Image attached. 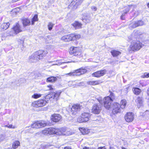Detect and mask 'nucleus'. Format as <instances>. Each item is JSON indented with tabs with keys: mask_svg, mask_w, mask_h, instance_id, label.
I'll use <instances>...</instances> for the list:
<instances>
[{
	"mask_svg": "<svg viewBox=\"0 0 149 149\" xmlns=\"http://www.w3.org/2000/svg\"><path fill=\"white\" fill-rule=\"evenodd\" d=\"M61 92L60 91H56L54 92H51L49 94L47 95L45 97L46 100H39L38 101L34 102L32 103L33 106L35 107H42L45 106L47 103L48 99L50 100H54L56 101L58 99Z\"/></svg>",
	"mask_w": 149,
	"mask_h": 149,
	"instance_id": "nucleus-1",
	"label": "nucleus"
},
{
	"mask_svg": "<svg viewBox=\"0 0 149 149\" xmlns=\"http://www.w3.org/2000/svg\"><path fill=\"white\" fill-rule=\"evenodd\" d=\"M147 37L146 34L139 30L134 31L131 35L128 37V41L131 40H134L135 39H140L143 41H146V38Z\"/></svg>",
	"mask_w": 149,
	"mask_h": 149,
	"instance_id": "nucleus-2",
	"label": "nucleus"
},
{
	"mask_svg": "<svg viewBox=\"0 0 149 149\" xmlns=\"http://www.w3.org/2000/svg\"><path fill=\"white\" fill-rule=\"evenodd\" d=\"M143 46V45L139 41L134 40L131 42L130 45V48L132 51H138Z\"/></svg>",
	"mask_w": 149,
	"mask_h": 149,
	"instance_id": "nucleus-3",
	"label": "nucleus"
},
{
	"mask_svg": "<svg viewBox=\"0 0 149 149\" xmlns=\"http://www.w3.org/2000/svg\"><path fill=\"white\" fill-rule=\"evenodd\" d=\"M81 37L79 35H76L74 34H72L70 35H65L62 37L61 39L65 42L69 41L72 40H75L79 39Z\"/></svg>",
	"mask_w": 149,
	"mask_h": 149,
	"instance_id": "nucleus-4",
	"label": "nucleus"
},
{
	"mask_svg": "<svg viewBox=\"0 0 149 149\" xmlns=\"http://www.w3.org/2000/svg\"><path fill=\"white\" fill-rule=\"evenodd\" d=\"M91 114L88 113L84 112L77 119V121L79 123L86 122L91 118Z\"/></svg>",
	"mask_w": 149,
	"mask_h": 149,
	"instance_id": "nucleus-5",
	"label": "nucleus"
},
{
	"mask_svg": "<svg viewBox=\"0 0 149 149\" xmlns=\"http://www.w3.org/2000/svg\"><path fill=\"white\" fill-rule=\"evenodd\" d=\"M87 71L86 69L81 68L79 69L74 70L73 72H70L66 74L68 75L71 76H79L83 74Z\"/></svg>",
	"mask_w": 149,
	"mask_h": 149,
	"instance_id": "nucleus-6",
	"label": "nucleus"
},
{
	"mask_svg": "<svg viewBox=\"0 0 149 149\" xmlns=\"http://www.w3.org/2000/svg\"><path fill=\"white\" fill-rule=\"evenodd\" d=\"M48 124L46 121L42 120L36 122L32 124L31 126L33 128H40L45 127Z\"/></svg>",
	"mask_w": 149,
	"mask_h": 149,
	"instance_id": "nucleus-7",
	"label": "nucleus"
},
{
	"mask_svg": "<svg viewBox=\"0 0 149 149\" xmlns=\"http://www.w3.org/2000/svg\"><path fill=\"white\" fill-rule=\"evenodd\" d=\"M111 109H112V112L113 114L120 113L122 109L120 104L117 102H114L112 104Z\"/></svg>",
	"mask_w": 149,
	"mask_h": 149,
	"instance_id": "nucleus-8",
	"label": "nucleus"
},
{
	"mask_svg": "<svg viewBox=\"0 0 149 149\" xmlns=\"http://www.w3.org/2000/svg\"><path fill=\"white\" fill-rule=\"evenodd\" d=\"M103 103L104 107L108 110L111 109L112 105V104L113 100L111 99L109 96H107L103 99Z\"/></svg>",
	"mask_w": 149,
	"mask_h": 149,
	"instance_id": "nucleus-9",
	"label": "nucleus"
},
{
	"mask_svg": "<svg viewBox=\"0 0 149 149\" xmlns=\"http://www.w3.org/2000/svg\"><path fill=\"white\" fill-rule=\"evenodd\" d=\"M82 107V106L79 104H74L71 109V113L72 115H76L77 112L80 111Z\"/></svg>",
	"mask_w": 149,
	"mask_h": 149,
	"instance_id": "nucleus-10",
	"label": "nucleus"
},
{
	"mask_svg": "<svg viewBox=\"0 0 149 149\" xmlns=\"http://www.w3.org/2000/svg\"><path fill=\"white\" fill-rule=\"evenodd\" d=\"M102 110V105L100 103L95 104L93 106L92 112L94 114H99Z\"/></svg>",
	"mask_w": 149,
	"mask_h": 149,
	"instance_id": "nucleus-11",
	"label": "nucleus"
},
{
	"mask_svg": "<svg viewBox=\"0 0 149 149\" xmlns=\"http://www.w3.org/2000/svg\"><path fill=\"white\" fill-rule=\"evenodd\" d=\"M57 132V130L52 127L46 129L42 131V133L46 135L56 134Z\"/></svg>",
	"mask_w": 149,
	"mask_h": 149,
	"instance_id": "nucleus-12",
	"label": "nucleus"
},
{
	"mask_svg": "<svg viewBox=\"0 0 149 149\" xmlns=\"http://www.w3.org/2000/svg\"><path fill=\"white\" fill-rule=\"evenodd\" d=\"M146 24L142 20H139L135 21L130 24L129 25L130 27L132 28H135L136 27L145 25Z\"/></svg>",
	"mask_w": 149,
	"mask_h": 149,
	"instance_id": "nucleus-13",
	"label": "nucleus"
},
{
	"mask_svg": "<svg viewBox=\"0 0 149 149\" xmlns=\"http://www.w3.org/2000/svg\"><path fill=\"white\" fill-rule=\"evenodd\" d=\"M80 50L79 47H71L70 49L69 53L71 55L74 56L80 54Z\"/></svg>",
	"mask_w": 149,
	"mask_h": 149,
	"instance_id": "nucleus-14",
	"label": "nucleus"
},
{
	"mask_svg": "<svg viewBox=\"0 0 149 149\" xmlns=\"http://www.w3.org/2000/svg\"><path fill=\"white\" fill-rule=\"evenodd\" d=\"M134 118V114L132 112H128L125 115V119L127 122H132Z\"/></svg>",
	"mask_w": 149,
	"mask_h": 149,
	"instance_id": "nucleus-15",
	"label": "nucleus"
},
{
	"mask_svg": "<svg viewBox=\"0 0 149 149\" xmlns=\"http://www.w3.org/2000/svg\"><path fill=\"white\" fill-rule=\"evenodd\" d=\"M35 52L37 55V56L39 60L42 58L47 54V52L46 50H40Z\"/></svg>",
	"mask_w": 149,
	"mask_h": 149,
	"instance_id": "nucleus-16",
	"label": "nucleus"
},
{
	"mask_svg": "<svg viewBox=\"0 0 149 149\" xmlns=\"http://www.w3.org/2000/svg\"><path fill=\"white\" fill-rule=\"evenodd\" d=\"M107 72V70H101L93 73L92 75L95 77H99L105 74Z\"/></svg>",
	"mask_w": 149,
	"mask_h": 149,
	"instance_id": "nucleus-17",
	"label": "nucleus"
},
{
	"mask_svg": "<svg viewBox=\"0 0 149 149\" xmlns=\"http://www.w3.org/2000/svg\"><path fill=\"white\" fill-rule=\"evenodd\" d=\"M39 60V59L37 56V55L36 53L35 52L29 57V61L30 62H36Z\"/></svg>",
	"mask_w": 149,
	"mask_h": 149,
	"instance_id": "nucleus-18",
	"label": "nucleus"
},
{
	"mask_svg": "<svg viewBox=\"0 0 149 149\" xmlns=\"http://www.w3.org/2000/svg\"><path fill=\"white\" fill-rule=\"evenodd\" d=\"M61 118V115L58 114H54L52 115L51 117L52 121L54 122H58Z\"/></svg>",
	"mask_w": 149,
	"mask_h": 149,
	"instance_id": "nucleus-19",
	"label": "nucleus"
},
{
	"mask_svg": "<svg viewBox=\"0 0 149 149\" xmlns=\"http://www.w3.org/2000/svg\"><path fill=\"white\" fill-rule=\"evenodd\" d=\"M13 29L15 33L16 34L22 31L20 26L18 23H17L13 27Z\"/></svg>",
	"mask_w": 149,
	"mask_h": 149,
	"instance_id": "nucleus-20",
	"label": "nucleus"
},
{
	"mask_svg": "<svg viewBox=\"0 0 149 149\" xmlns=\"http://www.w3.org/2000/svg\"><path fill=\"white\" fill-rule=\"evenodd\" d=\"M82 20L84 22L86 23H88L92 20V19L89 15H87L83 17Z\"/></svg>",
	"mask_w": 149,
	"mask_h": 149,
	"instance_id": "nucleus-21",
	"label": "nucleus"
},
{
	"mask_svg": "<svg viewBox=\"0 0 149 149\" xmlns=\"http://www.w3.org/2000/svg\"><path fill=\"white\" fill-rule=\"evenodd\" d=\"M22 21L24 27L30 24V21L28 19L24 18L22 19Z\"/></svg>",
	"mask_w": 149,
	"mask_h": 149,
	"instance_id": "nucleus-22",
	"label": "nucleus"
},
{
	"mask_svg": "<svg viewBox=\"0 0 149 149\" xmlns=\"http://www.w3.org/2000/svg\"><path fill=\"white\" fill-rule=\"evenodd\" d=\"M72 25L75 29H77L81 28L82 24L78 22L75 21Z\"/></svg>",
	"mask_w": 149,
	"mask_h": 149,
	"instance_id": "nucleus-23",
	"label": "nucleus"
},
{
	"mask_svg": "<svg viewBox=\"0 0 149 149\" xmlns=\"http://www.w3.org/2000/svg\"><path fill=\"white\" fill-rule=\"evenodd\" d=\"M87 84L90 85H95L99 84L100 83V81H87Z\"/></svg>",
	"mask_w": 149,
	"mask_h": 149,
	"instance_id": "nucleus-24",
	"label": "nucleus"
},
{
	"mask_svg": "<svg viewBox=\"0 0 149 149\" xmlns=\"http://www.w3.org/2000/svg\"><path fill=\"white\" fill-rule=\"evenodd\" d=\"M132 91L136 95H139L141 92V90L138 88L135 87L132 89Z\"/></svg>",
	"mask_w": 149,
	"mask_h": 149,
	"instance_id": "nucleus-25",
	"label": "nucleus"
},
{
	"mask_svg": "<svg viewBox=\"0 0 149 149\" xmlns=\"http://www.w3.org/2000/svg\"><path fill=\"white\" fill-rule=\"evenodd\" d=\"M68 1L69 3H70V5L71 6L76 4L77 5L79 3H81L82 2V0H81L80 1L78 0L77 2H76V3H75V2H76L77 1V0H68Z\"/></svg>",
	"mask_w": 149,
	"mask_h": 149,
	"instance_id": "nucleus-26",
	"label": "nucleus"
},
{
	"mask_svg": "<svg viewBox=\"0 0 149 149\" xmlns=\"http://www.w3.org/2000/svg\"><path fill=\"white\" fill-rule=\"evenodd\" d=\"M10 23L8 22L7 23H4L1 25V28L3 30H6L7 29L9 26Z\"/></svg>",
	"mask_w": 149,
	"mask_h": 149,
	"instance_id": "nucleus-27",
	"label": "nucleus"
},
{
	"mask_svg": "<svg viewBox=\"0 0 149 149\" xmlns=\"http://www.w3.org/2000/svg\"><path fill=\"white\" fill-rule=\"evenodd\" d=\"M57 80V78L56 77L53 76L48 77L47 79V81L49 82H54Z\"/></svg>",
	"mask_w": 149,
	"mask_h": 149,
	"instance_id": "nucleus-28",
	"label": "nucleus"
},
{
	"mask_svg": "<svg viewBox=\"0 0 149 149\" xmlns=\"http://www.w3.org/2000/svg\"><path fill=\"white\" fill-rule=\"evenodd\" d=\"M111 54L113 56H116L121 54V52L118 51L113 50L111 52Z\"/></svg>",
	"mask_w": 149,
	"mask_h": 149,
	"instance_id": "nucleus-29",
	"label": "nucleus"
},
{
	"mask_svg": "<svg viewBox=\"0 0 149 149\" xmlns=\"http://www.w3.org/2000/svg\"><path fill=\"white\" fill-rule=\"evenodd\" d=\"M136 102L137 104H139L140 105H141L143 103V98L142 97H138L137 99L136 100Z\"/></svg>",
	"mask_w": 149,
	"mask_h": 149,
	"instance_id": "nucleus-30",
	"label": "nucleus"
},
{
	"mask_svg": "<svg viewBox=\"0 0 149 149\" xmlns=\"http://www.w3.org/2000/svg\"><path fill=\"white\" fill-rule=\"evenodd\" d=\"M20 145V142L19 141H14L12 145L13 148L14 149L16 148Z\"/></svg>",
	"mask_w": 149,
	"mask_h": 149,
	"instance_id": "nucleus-31",
	"label": "nucleus"
},
{
	"mask_svg": "<svg viewBox=\"0 0 149 149\" xmlns=\"http://www.w3.org/2000/svg\"><path fill=\"white\" fill-rule=\"evenodd\" d=\"M127 102L126 100L125 99L122 100L120 102V106L121 108L123 109L125 108L126 106Z\"/></svg>",
	"mask_w": 149,
	"mask_h": 149,
	"instance_id": "nucleus-32",
	"label": "nucleus"
},
{
	"mask_svg": "<svg viewBox=\"0 0 149 149\" xmlns=\"http://www.w3.org/2000/svg\"><path fill=\"white\" fill-rule=\"evenodd\" d=\"M134 6L133 5H129L127 7V8H126L123 11V13L125 14V15L128 12L130 9V8H131L132 7H134Z\"/></svg>",
	"mask_w": 149,
	"mask_h": 149,
	"instance_id": "nucleus-33",
	"label": "nucleus"
},
{
	"mask_svg": "<svg viewBox=\"0 0 149 149\" xmlns=\"http://www.w3.org/2000/svg\"><path fill=\"white\" fill-rule=\"evenodd\" d=\"M38 16L36 15H34L33 18L31 20V24L32 25H34V22L38 20Z\"/></svg>",
	"mask_w": 149,
	"mask_h": 149,
	"instance_id": "nucleus-34",
	"label": "nucleus"
},
{
	"mask_svg": "<svg viewBox=\"0 0 149 149\" xmlns=\"http://www.w3.org/2000/svg\"><path fill=\"white\" fill-rule=\"evenodd\" d=\"M19 44L20 45L22 46V47L21 48V49L22 50H23L24 49V47L23 46V43L24 41L23 40L19 39L18 40Z\"/></svg>",
	"mask_w": 149,
	"mask_h": 149,
	"instance_id": "nucleus-35",
	"label": "nucleus"
},
{
	"mask_svg": "<svg viewBox=\"0 0 149 149\" xmlns=\"http://www.w3.org/2000/svg\"><path fill=\"white\" fill-rule=\"evenodd\" d=\"M42 95L39 93H34L32 95V97L34 99H37L41 97Z\"/></svg>",
	"mask_w": 149,
	"mask_h": 149,
	"instance_id": "nucleus-36",
	"label": "nucleus"
},
{
	"mask_svg": "<svg viewBox=\"0 0 149 149\" xmlns=\"http://www.w3.org/2000/svg\"><path fill=\"white\" fill-rule=\"evenodd\" d=\"M109 92L110 93V96H109L110 97L111 99L113 100L115 98V95L114 94L113 92L110 91H109Z\"/></svg>",
	"mask_w": 149,
	"mask_h": 149,
	"instance_id": "nucleus-37",
	"label": "nucleus"
},
{
	"mask_svg": "<svg viewBox=\"0 0 149 149\" xmlns=\"http://www.w3.org/2000/svg\"><path fill=\"white\" fill-rule=\"evenodd\" d=\"M54 24L51 22H49L48 25V29L50 31L51 30L54 26Z\"/></svg>",
	"mask_w": 149,
	"mask_h": 149,
	"instance_id": "nucleus-38",
	"label": "nucleus"
},
{
	"mask_svg": "<svg viewBox=\"0 0 149 149\" xmlns=\"http://www.w3.org/2000/svg\"><path fill=\"white\" fill-rule=\"evenodd\" d=\"M61 132V134L64 135H66V130L65 128H63L61 129L60 130Z\"/></svg>",
	"mask_w": 149,
	"mask_h": 149,
	"instance_id": "nucleus-39",
	"label": "nucleus"
},
{
	"mask_svg": "<svg viewBox=\"0 0 149 149\" xmlns=\"http://www.w3.org/2000/svg\"><path fill=\"white\" fill-rule=\"evenodd\" d=\"M143 78H148L149 77V73H148L147 72H146L144 73V74L143 76H142Z\"/></svg>",
	"mask_w": 149,
	"mask_h": 149,
	"instance_id": "nucleus-40",
	"label": "nucleus"
},
{
	"mask_svg": "<svg viewBox=\"0 0 149 149\" xmlns=\"http://www.w3.org/2000/svg\"><path fill=\"white\" fill-rule=\"evenodd\" d=\"M91 8L92 10H94V11H96L97 9V7L94 6H92Z\"/></svg>",
	"mask_w": 149,
	"mask_h": 149,
	"instance_id": "nucleus-41",
	"label": "nucleus"
},
{
	"mask_svg": "<svg viewBox=\"0 0 149 149\" xmlns=\"http://www.w3.org/2000/svg\"><path fill=\"white\" fill-rule=\"evenodd\" d=\"M109 149H118V148L116 146H111L110 147Z\"/></svg>",
	"mask_w": 149,
	"mask_h": 149,
	"instance_id": "nucleus-42",
	"label": "nucleus"
},
{
	"mask_svg": "<svg viewBox=\"0 0 149 149\" xmlns=\"http://www.w3.org/2000/svg\"><path fill=\"white\" fill-rule=\"evenodd\" d=\"M47 87L50 90H52L53 89V88L52 87V86L51 85H48L47 86Z\"/></svg>",
	"mask_w": 149,
	"mask_h": 149,
	"instance_id": "nucleus-43",
	"label": "nucleus"
},
{
	"mask_svg": "<svg viewBox=\"0 0 149 149\" xmlns=\"http://www.w3.org/2000/svg\"><path fill=\"white\" fill-rule=\"evenodd\" d=\"M13 125H11V124L10 125H8V128H13V129H14L15 128L14 126L13 127Z\"/></svg>",
	"mask_w": 149,
	"mask_h": 149,
	"instance_id": "nucleus-44",
	"label": "nucleus"
},
{
	"mask_svg": "<svg viewBox=\"0 0 149 149\" xmlns=\"http://www.w3.org/2000/svg\"><path fill=\"white\" fill-rule=\"evenodd\" d=\"M125 14H124V13H123L122 14V15H121V16L120 17V18H121V19H124V17L125 16Z\"/></svg>",
	"mask_w": 149,
	"mask_h": 149,
	"instance_id": "nucleus-45",
	"label": "nucleus"
},
{
	"mask_svg": "<svg viewBox=\"0 0 149 149\" xmlns=\"http://www.w3.org/2000/svg\"><path fill=\"white\" fill-rule=\"evenodd\" d=\"M50 146H50L49 145H46L45 146V148H43V149H45V148H49Z\"/></svg>",
	"mask_w": 149,
	"mask_h": 149,
	"instance_id": "nucleus-46",
	"label": "nucleus"
},
{
	"mask_svg": "<svg viewBox=\"0 0 149 149\" xmlns=\"http://www.w3.org/2000/svg\"><path fill=\"white\" fill-rule=\"evenodd\" d=\"M98 149H106L104 147H100L98 148Z\"/></svg>",
	"mask_w": 149,
	"mask_h": 149,
	"instance_id": "nucleus-47",
	"label": "nucleus"
},
{
	"mask_svg": "<svg viewBox=\"0 0 149 149\" xmlns=\"http://www.w3.org/2000/svg\"><path fill=\"white\" fill-rule=\"evenodd\" d=\"M147 94L149 96V87L147 90Z\"/></svg>",
	"mask_w": 149,
	"mask_h": 149,
	"instance_id": "nucleus-48",
	"label": "nucleus"
},
{
	"mask_svg": "<svg viewBox=\"0 0 149 149\" xmlns=\"http://www.w3.org/2000/svg\"><path fill=\"white\" fill-rule=\"evenodd\" d=\"M64 149H71L70 148L68 147H65Z\"/></svg>",
	"mask_w": 149,
	"mask_h": 149,
	"instance_id": "nucleus-49",
	"label": "nucleus"
},
{
	"mask_svg": "<svg viewBox=\"0 0 149 149\" xmlns=\"http://www.w3.org/2000/svg\"><path fill=\"white\" fill-rule=\"evenodd\" d=\"M82 132V133L83 134H86L87 133V132Z\"/></svg>",
	"mask_w": 149,
	"mask_h": 149,
	"instance_id": "nucleus-50",
	"label": "nucleus"
},
{
	"mask_svg": "<svg viewBox=\"0 0 149 149\" xmlns=\"http://www.w3.org/2000/svg\"><path fill=\"white\" fill-rule=\"evenodd\" d=\"M147 6L148 7V8H149V3H148V4H147Z\"/></svg>",
	"mask_w": 149,
	"mask_h": 149,
	"instance_id": "nucleus-51",
	"label": "nucleus"
},
{
	"mask_svg": "<svg viewBox=\"0 0 149 149\" xmlns=\"http://www.w3.org/2000/svg\"><path fill=\"white\" fill-rule=\"evenodd\" d=\"M122 149H127L125 148H124V147H122Z\"/></svg>",
	"mask_w": 149,
	"mask_h": 149,
	"instance_id": "nucleus-52",
	"label": "nucleus"
},
{
	"mask_svg": "<svg viewBox=\"0 0 149 149\" xmlns=\"http://www.w3.org/2000/svg\"><path fill=\"white\" fill-rule=\"evenodd\" d=\"M5 126L6 127H8V125H6Z\"/></svg>",
	"mask_w": 149,
	"mask_h": 149,
	"instance_id": "nucleus-53",
	"label": "nucleus"
},
{
	"mask_svg": "<svg viewBox=\"0 0 149 149\" xmlns=\"http://www.w3.org/2000/svg\"><path fill=\"white\" fill-rule=\"evenodd\" d=\"M57 65V64H56H56H53V65Z\"/></svg>",
	"mask_w": 149,
	"mask_h": 149,
	"instance_id": "nucleus-54",
	"label": "nucleus"
},
{
	"mask_svg": "<svg viewBox=\"0 0 149 149\" xmlns=\"http://www.w3.org/2000/svg\"><path fill=\"white\" fill-rule=\"evenodd\" d=\"M22 79V80H23L24 81H25V80L24 79Z\"/></svg>",
	"mask_w": 149,
	"mask_h": 149,
	"instance_id": "nucleus-55",
	"label": "nucleus"
},
{
	"mask_svg": "<svg viewBox=\"0 0 149 149\" xmlns=\"http://www.w3.org/2000/svg\"><path fill=\"white\" fill-rule=\"evenodd\" d=\"M137 15H137H137H136L135 16V17H136V16H137Z\"/></svg>",
	"mask_w": 149,
	"mask_h": 149,
	"instance_id": "nucleus-56",
	"label": "nucleus"
},
{
	"mask_svg": "<svg viewBox=\"0 0 149 149\" xmlns=\"http://www.w3.org/2000/svg\"><path fill=\"white\" fill-rule=\"evenodd\" d=\"M53 62V61H50V62H49V63H52V62Z\"/></svg>",
	"mask_w": 149,
	"mask_h": 149,
	"instance_id": "nucleus-57",
	"label": "nucleus"
}]
</instances>
